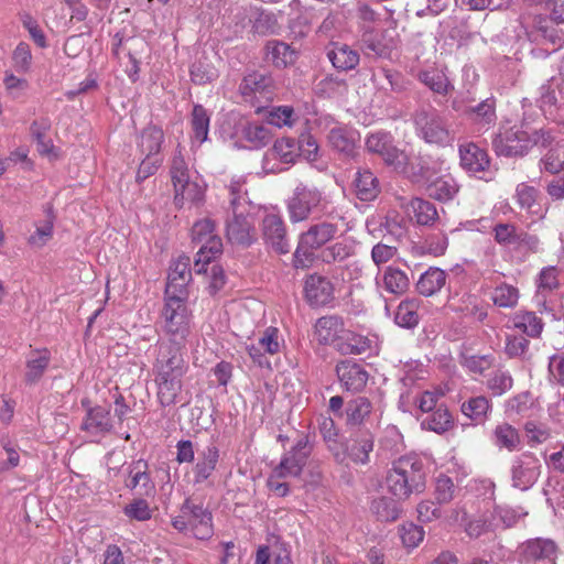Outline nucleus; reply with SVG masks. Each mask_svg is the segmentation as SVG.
Wrapping results in <instances>:
<instances>
[{"label":"nucleus","instance_id":"obj_1","mask_svg":"<svg viewBox=\"0 0 564 564\" xmlns=\"http://www.w3.org/2000/svg\"><path fill=\"white\" fill-rule=\"evenodd\" d=\"M162 329L165 341L186 345L192 335L193 315L186 301L177 294L164 296L161 312Z\"/></svg>","mask_w":564,"mask_h":564},{"label":"nucleus","instance_id":"obj_2","mask_svg":"<svg viewBox=\"0 0 564 564\" xmlns=\"http://www.w3.org/2000/svg\"><path fill=\"white\" fill-rule=\"evenodd\" d=\"M338 226L329 221H321L311 225L299 237L296 250L293 254L296 268H306L314 259V250H317L330 241L337 234Z\"/></svg>","mask_w":564,"mask_h":564},{"label":"nucleus","instance_id":"obj_3","mask_svg":"<svg viewBox=\"0 0 564 564\" xmlns=\"http://www.w3.org/2000/svg\"><path fill=\"white\" fill-rule=\"evenodd\" d=\"M413 122L417 135L426 143L445 145L453 139L445 118L432 106L416 109Z\"/></svg>","mask_w":564,"mask_h":564},{"label":"nucleus","instance_id":"obj_4","mask_svg":"<svg viewBox=\"0 0 564 564\" xmlns=\"http://www.w3.org/2000/svg\"><path fill=\"white\" fill-rule=\"evenodd\" d=\"M239 93L243 100L254 107L259 113L264 105L273 99L274 80L269 74L252 72L242 78Z\"/></svg>","mask_w":564,"mask_h":564},{"label":"nucleus","instance_id":"obj_5","mask_svg":"<svg viewBox=\"0 0 564 564\" xmlns=\"http://www.w3.org/2000/svg\"><path fill=\"white\" fill-rule=\"evenodd\" d=\"M323 194L316 187L299 184L286 202L289 218L292 223L304 221L322 204Z\"/></svg>","mask_w":564,"mask_h":564},{"label":"nucleus","instance_id":"obj_6","mask_svg":"<svg viewBox=\"0 0 564 564\" xmlns=\"http://www.w3.org/2000/svg\"><path fill=\"white\" fill-rule=\"evenodd\" d=\"M492 235L495 241L503 247H513L516 250L530 252H536L539 249L538 236L518 228L512 223H497L492 227Z\"/></svg>","mask_w":564,"mask_h":564},{"label":"nucleus","instance_id":"obj_7","mask_svg":"<svg viewBox=\"0 0 564 564\" xmlns=\"http://www.w3.org/2000/svg\"><path fill=\"white\" fill-rule=\"evenodd\" d=\"M492 148L499 156H524L531 149L530 133L516 128L506 129L495 135Z\"/></svg>","mask_w":564,"mask_h":564},{"label":"nucleus","instance_id":"obj_8","mask_svg":"<svg viewBox=\"0 0 564 564\" xmlns=\"http://www.w3.org/2000/svg\"><path fill=\"white\" fill-rule=\"evenodd\" d=\"M564 79L552 77L540 87V106L545 115L564 128Z\"/></svg>","mask_w":564,"mask_h":564},{"label":"nucleus","instance_id":"obj_9","mask_svg":"<svg viewBox=\"0 0 564 564\" xmlns=\"http://www.w3.org/2000/svg\"><path fill=\"white\" fill-rule=\"evenodd\" d=\"M540 473L541 464L539 458L531 452H524L512 460V486L520 490H527L535 484Z\"/></svg>","mask_w":564,"mask_h":564},{"label":"nucleus","instance_id":"obj_10","mask_svg":"<svg viewBox=\"0 0 564 564\" xmlns=\"http://www.w3.org/2000/svg\"><path fill=\"white\" fill-rule=\"evenodd\" d=\"M366 148L369 152L378 154L382 160L395 167L406 163V155L393 143V137L389 132L377 131L366 139Z\"/></svg>","mask_w":564,"mask_h":564},{"label":"nucleus","instance_id":"obj_11","mask_svg":"<svg viewBox=\"0 0 564 564\" xmlns=\"http://www.w3.org/2000/svg\"><path fill=\"white\" fill-rule=\"evenodd\" d=\"M310 454L311 446L307 440L304 437L299 440L296 444L283 455L280 464L274 468L275 476L299 477L306 465Z\"/></svg>","mask_w":564,"mask_h":564},{"label":"nucleus","instance_id":"obj_12","mask_svg":"<svg viewBox=\"0 0 564 564\" xmlns=\"http://www.w3.org/2000/svg\"><path fill=\"white\" fill-rule=\"evenodd\" d=\"M404 486L406 487V499L412 494H420L425 488V471L419 458L404 456L394 462Z\"/></svg>","mask_w":564,"mask_h":564},{"label":"nucleus","instance_id":"obj_13","mask_svg":"<svg viewBox=\"0 0 564 564\" xmlns=\"http://www.w3.org/2000/svg\"><path fill=\"white\" fill-rule=\"evenodd\" d=\"M261 229L264 242L276 253L285 254L290 251L285 224L279 215H265L262 219Z\"/></svg>","mask_w":564,"mask_h":564},{"label":"nucleus","instance_id":"obj_14","mask_svg":"<svg viewBox=\"0 0 564 564\" xmlns=\"http://www.w3.org/2000/svg\"><path fill=\"white\" fill-rule=\"evenodd\" d=\"M181 512L187 516L195 538L206 540L212 536V513L203 508L202 505H196L191 499H186L181 508Z\"/></svg>","mask_w":564,"mask_h":564},{"label":"nucleus","instance_id":"obj_15","mask_svg":"<svg viewBox=\"0 0 564 564\" xmlns=\"http://www.w3.org/2000/svg\"><path fill=\"white\" fill-rule=\"evenodd\" d=\"M226 236L230 243L249 247L256 241V230L248 216L237 214L227 220Z\"/></svg>","mask_w":564,"mask_h":564},{"label":"nucleus","instance_id":"obj_16","mask_svg":"<svg viewBox=\"0 0 564 564\" xmlns=\"http://www.w3.org/2000/svg\"><path fill=\"white\" fill-rule=\"evenodd\" d=\"M336 375L341 387L346 391L359 392L361 391L368 381L369 375L365 368L349 360H344L337 364Z\"/></svg>","mask_w":564,"mask_h":564},{"label":"nucleus","instance_id":"obj_17","mask_svg":"<svg viewBox=\"0 0 564 564\" xmlns=\"http://www.w3.org/2000/svg\"><path fill=\"white\" fill-rule=\"evenodd\" d=\"M325 50L328 61L338 72H349L359 65V52L354 50L348 44L330 42Z\"/></svg>","mask_w":564,"mask_h":564},{"label":"nucleus","instance_id":"obj_18","mask_svg":"<svg viewBox=\"0 0 564 564\" xmlns=\"http://www.w3.org/2000/svg\"><path fill=\"white\" fill-rule=\"evenodd\" d=\"M520 556L524 561L554 562L557 554V545L551 539L535 538L523 542L519 546Z\"/></svg>","mask_w":564,"mask_h":564},{"label":"nucleus","instance_id":"obj_19","mask_svg":"<svg viewBox=\"0 0 564 564\" xmlns=\"http://www.w3.org/2000/svg\"><path fill=\"white\" fill-rule=\"evenodd\" d=\"M156 346L158 355L153 365L154 368H175L187 370L188 367L184 358L186 345L159 340Z\"/></svg>","mask_w":564,"mask_h":564},{"label":"nucleus","instance_id":"obj_20","mask_svg":"<svg viewBox=\"0 0 564 564\" xmlns=\"http://www.w3.org/2000/svg\"><path fill=\"white\" fill-rule=\"evenodd\" d=\"M305 297L313 306L328 304L334 299L333 283L325 276L313 274L305 281Z\"/></svg>","mask_w":564,"mask_h":564},{"label":"nucleus","instance_id":"obj_21","mask_svg":"<svg viewBox=\"0 0 564 564\" xmlns=\"http://www.w3.org/2000/svg\"><path fill=\"white\" fill-rule=\"evenodd\" d=\"M459 158L460 166L469 174L486 172L490 165L487 152L473 142L459 147Z\"/></svg>","mask_w":564,"mask_h":564},{"label":"nucleus","instance_id":"obj_22","mask_svg":"<svg viewBox=\"0 0 564 564\" xmlns=\"http://www.w3.org/2000/svg\"><path fill=\"white\" fill-rule=\"evenodd\" d=\"M297 57V51L285 42L271 40L264 46V59L276 68L293 65Z\"/></svg>","mask_w":564,"mask_h":564},{"label":"nucleus","instance_id":"obj_23","mask_svg":"<svg viewBox=\"0 0 564 564\" xmlns=\"http://www.w3.org/2000/svg\"><path fill=\"white\" fill-rule=\"evenodd\" d=\"M315 336L322 345H334L345 333V325L341 317L337 315L323 316L318 318L314 326Z\"/></svg>","mask_w":564,"mask_h":564},{"label":"nucleus","instance_id":"obj_24","mask_svg":"<svg viewBox=\"0 0 564 564\" xmlns=\"http://www.w3.org/2000/svg\"><path fill=\"white\" fill-rule=\"evenodd\" d=\"M350 442L347 448L349 458L356 464H368L375 445L373 434L367 430H360L351 436Z\"/></svg>","mask_w":564,"mask_h":564},{"label":"nucleus","instance_id":"obj_25","mask_svg":"<svg viewBox=\"0 0 564 564\" xmlns=\"http://www.w3.org/2000/svg\"><path fill=\"white\" fill-rule=\"evenodd\" d=\"M464 113L478 130H487L497 120L496 99L490 97L480 101L476 106H468L464 110Z\"/></svg>","mask_w":564,"mask_h":564},{"label":"nucleus","instance_id":"obj_26","mask_svg":"<svg viewBox=\"0 0 564 564\" xmlns=\"http://www.w3.org/2000/svg\"><path fill=\"white\" fill-rule=\"evenodd\" d=\"M219 459V449L215 444L208 445L198 454L197 463L193 468L194 485L207 481L214 474Z\"/></svg>","mask_w":564,"mask_h":564},{"label":"nucleus","instance_id":"obj_27","mask_svg":"<svg viewBox=\"0 0 564 564\" xmlns=\"http://www.w3.org/2000/svg\"><path fill=\"white\" fill-rule=\"evenodd\" d=\"M191 259L187 256H180L170 268L167 284L165 289V296L176 294L181 291L186 283L191 280Z\"/></svg>","mask_w":564,"mask_h":564},{"label":"nucleus","instance_id":"obj_28","mask_svg":"<svg viewBox=\"0 0 564 564\" xmlns=\"http://www.w3.org/2000/svg\"><path fill=\"white\" fill-rule=\"evenodd\" d=\"M112 427L110 412L104 406L88 408L80 430L90 435H100L109 432Z\"/></svg>","mask_w":564,"mask_h":564},{"label":"nucleus","instance_id":"obj_29","mask_svg":"<svg viewBox=\"0 0 564 564\" xmlns=\"http://www.w3.org/2000/svg\"><path fill=\"white\" fill-rule=\"evenodd\" d=\"M372 402L362 395L350 399L345 405V422L348 426H360L371 416Z\"/></svg>","mask_w":564,"mask_h":564},{"label":"nucleus","instance_id":"obj_30","mask_svg":"<svg viewBox=\"0 0 564 564\" xmlns=\"http://www.w3.org/2000/svg\"><path fill=\"white\" fill-rule=\"evenodd\" d=\"M352 187L355 195L362 202H370L380 193L379 181L369 170L356 173Z\"/></svg>","mask_w":564,"mask_h":564},{"label":"nucleus","instance_id":"obj_31","mask_svg":"<svg viewBox=\"0 0 564 564\" xmlns=\"http://www.w3.org/2000/svg\"><path fill=\"white\" fill-rule=\"evenodd\" d=\"M373 85L386 94L402 93L406 89V83L402 74L388 68H381L371 76Z\"/></svg>","mask_w":564,"mask_h":564},{"label":"nucleus","instance_id":"obj_32","mask_svg":"<svg viewBox=\"0 0 564 564\" xmlns=\"http://www.w3.org/2000/svg\"><path fill=\"white\" fill-rule=\"evenodd\" d=\"M446 272L440 268H430L416 282V291L423 296H432L445 285Z\"/></svg>","mask_w":564,"mask_h":564},{"label":"nucleus","instance_id":"obj_33","mask_svg":"<svg viewBox=\"0 0 564 564\" xmlns=\"http://www.w3.org/2000/svg\"><path fill=\"white\" fill-rule=\"evenodd\" d=\"M330 147L347 158L354 156L356 152L355 134L352 131L341 127L333 128L328 133Z\"/></svg>","mask_w":564,"mask_h":564},{"label":"nucleus","instance_id":"obj_34","mask_svg":"<svg viewBox=\"0 0 564 564\" xmlns=\"http://www.w3.org/2000/svg\"><path fill=\"white\" fill-rule=\"evenodd\" d=\"M370 347L371 341L366 336L349 330H345L336 344V349L343 355H361Z\"/></svg>","mask_w":564,"mask_h":564},{"label":"nucleus","instance_id":"obj_35","mask_svg":"<svg viewBox=\"0 0 564 564\" xmlns=\"http://www.w3.org/2000/svg\"><path fill=\"white\" fill-rule=\"evenodd\" d=\"M408 210L413 214L415 221L422 226H432L438 218L435 205L423 198H412L408 205Z\"/></svg>","mask_w":564,"mask_h":564},{"label":"nucleus","instance_id":"obj_36","mask_svg":"<svg viewBox=\"0 0 564 564\" xmlns=\"http://www.w3.org/2000/svg\"><path fill=\"white\" fill-rule=\"evenodd\" d=\"M164 139L162 129L155 126H148L140 134L138 147L142 154L159 155Z\"/></svg>","mask_w":564,"mask_h":564},{"label":"nucleus","instance_id":"obj_37","mask_svg":"<svg viewBox=\"0 0 564 564\" xmlns=\"http://www.w3.org/2000/svg\"><path fill=\"white\" fill-rule=\"evenodd\" d=\"M202 246L197 251V258L194 262V270L196 273L206 272L205 265L210 262V260L219 254L223 250L221 239L214 235L209 237L207 240L200 242Z\"/></svg>","mask_w":564,"mask_h":564},{"label":"nucleus","instance_id":"obj_38","mask_svg":"<svg viewBox=\"0 0 564 564\" xmlns=\"http://www.w3.org/2000/svg\"><path fill=\"white\" fill-rule=\"evenodd\" d=\"M383 288L397 296L403 295L410 286L408 274L394 267H388L383 273Z\"/></svg>","mask_w":564,"mask_h":564},{"label":"nucleus","instance_id":"obj_39","mask_svg":"<svg viewBox=\"0 0 564 564\" xmlns=\"http://www.w3.org/2000/svg\"><path fill=\"white\" fill-rule=\"evenodd\" d=\"M421 425L424 430L442 434L453 427L454 421L447 408L440 405L422 420Z\"/></svg>","mask_w":564,"mask_h":564},{"label":"nucleus","instance_id":"obj_40","mask_svg":"<svg viewBox=\"0 0 564 564\" xmlns=\"http://www.w3.org/2000/svg\"><path fill=\"white\" fill-rule=\"evenodd\" d=\"M370 511L383 522L395 521L401 512L398 501L388 497H378L371 501Z\"/></svg>","mask_w":564,"mask_h":564},{"label":"nucleus","instance_id":"obj_41","mask_svg":"<svg viewBox=\"0 0 564 564\" xmlns=\"http://www.w3.org/2000/svg\"><path fill=\"white\" fill-rule=\"evenodd\" d=\"M513 327L529 337H538L542 333L543 323L534 312H519L512 317Z\"/></svg>","mask_w":564,"mask_h":564},{"label":"nucleus","instance_id":"obj_42","mask_svg":"<svg viewBox=\"0 0 564 564\" xmlns=\"http://www.w3.org/2000/svg\"><path fill=\"white\" fill-rule=\"evenodd\" d=\"M51 129V120L48 118H40L31 123L30 131L36 141L37 152L41 155H48L54 149L53 142L46 137V132Z\"/></svg>","mask_w":564,"mask_h":564},{"label":"nucleus","instance_id":"obj_43","mask_svg":"<svg viewBox=\"0 0 564 564\" xmlns=\"http://www.w3.org/2000/svg\"><path fill=\"white\" fill-rule=\"evenodd\" d=\"M492 437L499 448H506L509 452L516 451L521 443L518 431L507 422L495 427Z\"/></svg>","mask_w":564,"mask_h":564},{"label":"nucleus","instance_id":"obj_44","mask_svg":"<svg viewBox=\"0 0 564 564\" xmlns=\"http://www.w3.org/2000/svg\"><path fill=\"white\" fill-rule=\"evenodd\" d=\"M361 50L368 56L388 57L395 46L392 40L383 42L372 32H365L361 37Z\"/></svg>","mask_w":564,"mask_h":564},{"label":"nucleus","instance_id":"obj_45","mask_svg":"<svg viewBox=\"0 0 564 564\" xmlns=\"http://www.w3.org/2000/svg\"><path fill=\"white\" fill-rule=\"evenodd\" d=\"M242 137L252 148L260 149L271 142L273 133L267 124L248 123L242 129Z\"/></svg>","mask_w":564,"mask_h":564},{"label":"nucleus","instance_id":"obj_46","mask_svg":"<svg viewBox=\"0 0 564 564\" xmlns=\"http://www.w3.org/2000/svg\"><path fill=\"white\" fill-rule=\"evenodd\" d=\"M50 354L45 351L34 352L26 361L25 381L28 384L37 382L50 365Z\"/></svg>","mask_w":564,"mask_h":564},{"label":"nucleus","instance_id":"obj_47","mask_svg":"<svg viewBox=\"0 0 564 564\" xmlns=\"http://www.w3.org/2000/svg\"><path fill=\"white\" fill-rule=\"evenodd\" d=\"M419 301L417 300H404L402 301L395 312L394 322L404 328H413L419 324L420 316L417 313Z\"/></svg>","mask_w":564,"mask_h":564},{"label":"nucleus","instance_id":"obj_48","mask_svg":"<svg viewBox=\"0 0 564 564\" xmlns=\"http://www.w3.org/2000/svg\"><path fill=\"white\" fill-rule=\"evenodd\" d=\"M541 171L550 174L564 173V141L557 142L554 148L540 161Z\"/></svg>","mask_w":564,"mask_h":564},{"label":"nucleus","instance_id":"obj_49","mask_svg":"<svg viewBox=\"0 0 564 564\" xmlns=\"http://www.w3.org/2000/svg\"><path fill=\"white\" fill-rule=\"evenodd\" d=\"M210 118L202 105H194L192 110L191 124L195 140L203 143L207 140Z\"/></svg>","mask_w":564,"mask_h":564},{"label":"nucleus","instance_id":"obj_50","mask_svg":"<svg viewBox=\"0 0 564 564\" xmlns=\"http://www.w3.org/2000/svg\"><path fill=\"white\" fill-rule=\"evenodd\" d=\"M458 192V185L452 177H440L427 186L429 196L446 202L452 199Z\"/></svg>","mask_w":564,"mask_h":564},{"label":"nucleus","instance_id":"obj_51","mask_svg":"<svg viewBox=\"0 0 564 564\" xmlns=\"http://www.w3.org/2000/svg\"><path fill=\"white\" fill-rule=\"evenodd\" d=\"M419 79L436 94L446 95L453 89L447 76L438 69L421 72Z\"/></svg>","mask_w":564,"mask_h":564},{"label":"nucleus","instance_id":"obj_52","mask_svg":"<svg viewBox=\"0 0 564 564\" xmlns=\"http://www.w3.org/2000/svg\"><path fill=\"white\" fill-rule=\"evenodd\" d=\"M491 405L489 400L484 397H475L462 404V412L477 423H482L487 419V413Z\"/></svg>","mask_w":564,"mask_h":564},{"label":"nucleus","instance_id":"obj_53","mask_svg":"<svg viewBox=\"0 0 564 564\" xmlns=\"http://www.w3.org/2000/svg\"><path fill=\"white\" fill-rule=\"evenodd\" d=\"M158 386V399L162 406H170L176 403L182 391V380H155Z\"/></svg>","mask_w":564,"mask_h":564},{"label":"nucleus","instance_id":"obj_54","mask_svg":"<svg viewBox=\"0 0 564 564\" xmlns=\"http://www.w3.org/2000/svg\"><path fill=\"white\" fill-rule=\"evenodd\" d=\"M486 386L492 395L500 397L512 388L513 379L509 371L497 369L490 373Z\"/></svg>","mask_w":564,"mask_h":564},{"label":"nucleus","instance_id":"obj_55","mask_svg":"<svg viewBox=\"0 0 564 564\" xmlns=\"http://www.w3.org/2000/svg\"><path fill=\"white\" fill-rule=\"evenodd\" d=\"M204 198V188L196 182H188L174 192V203L177 207H182L185 202L198 204Z\"/></svg>","mask_w":564,"mask_h":564},{"label":"nucleus","instance_id":"obj_56","mask_svg":"<svg viewBox=\"0 0 564 564\" xmlns=\"http://www.w3.org/2000/svg\"><path fill=\"white\" fill-rule=\"evenodd\" d=\"M271 152L274 156L279 158L283 163H292L299 155V147L296 140L293 138H281L275 140Z\"/></svg>","mask_w":564,"mask_h":564},{"label":"nucleus","instance_id":"obj_57","mask_svg":"<svg viewBox=\"0 0 564 564\" xmlns=\"http://www.w3.org/2000/svg\"><path fill=\"white\" fill-rule=\"evenodd\" d=\"M46 220L42 227H39L36 231L30 236L29 243L35 247H43L53 235L54 213L52 205L45 206Z\"/></svg>","mask_w":564,"mask_h":564},{"label":"nucleus","instance_id":"obj_58","mask_svg":"<svg viewBox=\"0 0 564 564\" xmlns=\"http://www.w3.org/2000/svg\"><path fill=\"white\" fill-rule=\"evenodd\" d=\"M216 77V69L206 59H198L191 67V79L196 85L212 83Z\"/></svg>","mask_w":564,"mask_h":564},{"label":"nucleus","instance_id":"obj_59","mask_svg":"<svg viewBox=\"0 0 564 564\" xmlns=\"http://www.w3.org/2000/svg\"><path fill=\"white\" fill-rule=\"evenodd\" d=\"M170 173L174 192L178 191L181 186L184 184L186 185L189 182L188 169L181 153H176L173 156Z\"/></svg>","mask_w":564,"mask_h":564},{"label":"nucleus","instance_id":"obj_60","mask_svg":"<svg viewBox=\"0 0 564 564\" xmlns=\"http://www.w3.org/2000/svg\"><path fill=\"white\" fill-rule=\"evenodd\" d=\"M519 300V292L512 285L501 284L494 290L492 301L500 307H513Z\"/></svg>","mask_w":564,"mask_h":564},{"label":"nucleus","instance_id":"obj_61","mask_svg":"<svg viewBox=\"0 0 564 564\" xmlns=\"http://www.w3.org/2000/svg\"><path fill=\"white\" fill-rule=\"evenodd\" d=\"M354 253V248L343 241L335 242L322 251V259L325 263L340 262Z\"/></svg>","mask_w":564,"mask_h":564},{"label":"nucleus","instance_id":"obj_62","mask_svg":"<svg viewBox=\"0 0 564 564\" xmlns=\"http://www.w3.org/2000/svg\"><path fill=\"white\" fill-rule=\"evenodd\" d=\"M538 34L554 46V50L564 45V31L557 29L552 22H540L536 29Z\"/></svg>","mask_w":564,"mask_h":564},{"label":"nucleus","instance_id":"obj_63","mask_svg":"<svg viewBox=\"0 0 564 564\" xmlns=\"http://www.w3.org/2000/svg\"><path fill=\"white\" fill-rule=\"evenodd\" d=\"M386 486L388 491L394 496L399 500H405L406 499V487L404 486V482L402 481V477L395 466V464H392L391 469L388 471L386 477Z\"/></svg>","mask_w":564,"mask_h":564},{"label":"nucleus","instance_id":"obj_64","mask_svg":"<svg viewBox=\"0 0 564 564\" xmlns=\"http://www.w3.org/2000/svg\"><path fill=\"white\" fill-rule=\"evenodd\" d=\"M399 532L402 543L406 547L417 546L419 543L422 542L424 538V530L414 523H405L401 525Z\"/></svg>","mask_w":564,"mask_h":564}]
</instances>
